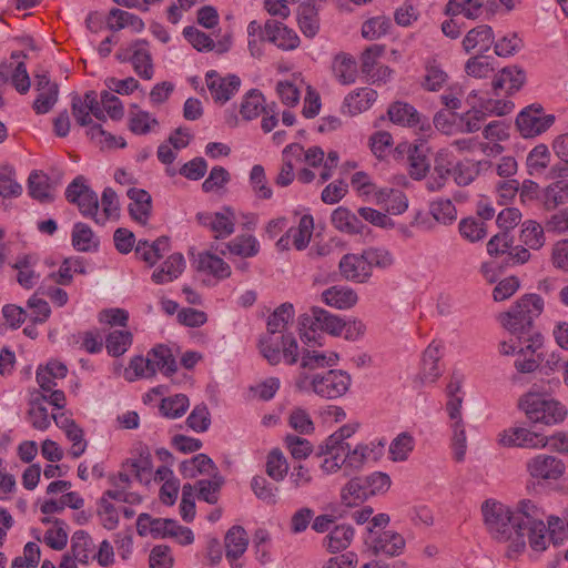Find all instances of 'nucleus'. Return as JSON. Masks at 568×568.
<instances>
[{
  "label": "nucleus",
  "mask_w": 568,
  "mask_h": 568,
  "mask_svg": "<svg viewBox=\"0 0 568 568\" xmlns=\"http://www.w3.org/2000/svg\"><path fill=\"white\" fill-rule=\"evenodd\" d=\"M542 308L544 301L539 295L527 294L509 312L499 317L503 326L518 339V343L526 344L525 347L520 346L517 353L520 355H524L526 351L531 353L530 357L515 362V367L520 373L535 372L544 361V353H538L544 337L534 326V320L541 314Z\"/></svg>",
  "instance_id": "1"
},
{
  "label": "nucleus",
  "mask_w": 568,
  "mask_h": 568,
  "mask_svg": "<svg viewBox=\"0 0 568 568\" xmlns=\"http://www.w3.org/2000/svg\"><path fill=\"white\" fill-rule=\"evenodd\" d=\"M352 378L349 374L341 369H331L323 375L316 374L312 378L301 372L295 386L300 389L311 387L321 397L333 399L343 396L349 388Z\"/></svg>",
  "instance_id": "2"
},
{
  "label": "nucleus",
  "mask_w": 568,
  "mask_h": 568,
  "mask_svg": "<svg viewBox=\"0 0 568 568\" xmlns=\"http://www.w3.org/2000/svg\"><path fill=\"white\" fill-rule=\"evenodd\" d=\"M294 307L291 303L280 305L267 321V335L262 337L257 344L261 356L267 361L270 365H277L281 362L280 338L275 335L281 333L287 323L293 320Z\"/></svg>",
  "instance_id": "3"
},
{
  "label": "nucleus",
  "mask_w": 568,
  "mask_h": 568,
  "mask_svg": "<svg viewBox=\"0 0 568 568\" xmlns=\"http://www.w3.org/2000/svg\"><path fill=\"white\" fill-rule=\"evenodd\" d=\"M519 407L534 424L556 425L567 417L566 407L556 399H545L538 394L528 393L519 400Z\"/></svg>",
  "instance_id": "4"
},
{
  "label": "nucleus",
  "mask_w": 568,
  "mask_h": 568,
  "mask_svg": "<svg viewBox=\"0 0 568 568\" xmlns=\"http://www.w3.org/2000/svg\"><path fill=\"white\" fill-rule=\"evenodd\" d=\"M484 521L490 536L497 541H509L515 538L517 526L514 525V513L504 504L486 500L481 506Z\"/></svg>",
  "instance_id": "5"
},
{
  "label": "nucleus",
  "mask_w": 568,
  "mask_h": 568,
  "mask_svg": "<svg viewBox=\"0 0 568 568\" xmlns=\"http://www.w3.org/2000/svg\"><path fill=\"white\" fill-rule=\"evenodd\" d=\"M298 324L301 326V337L305 343H316V332L318 329L338 336L345 326V322L341 317L317 306L301 315Z\"/></svg>",
  "instance_id": "6"
},
{
  "label": "nucleus",
  "mask_w": 568,
  "mask_h": 568,
  "mask_svg": "<svg viewBox=\"0 0 568 568\" xmlns=\"http://www.w3.org/2000/svg\"><path fill=\"white\" fill-rule=\"evenodd\" d=\"M251 36H257L261 41H267L282 50H294L300 45L297 33L275 20H267L264 27L251 21Z\"/></svg>",
  "instance_id": "7"
},
{
  "label": "nucleus",
  "mask_w": 568,
  "mask_h": 568,
  "mask_svg": "<svg viewBox=\"0 0 568 568\" xmlns=\"http://www.w3.org/2000/svg\"><path fill=\"white\" fill-rule=\"evenodd\" d=\"M555 123V115L546 114L539 103L524 108L516 119V126L524 138H535Z\"/></svg>",
  "instance_id": "8"
},
{
  "label": "nucleus",
  "mask_w": 568,
  "mask_h": 568,
  "mask_svg": "<svg viewBox=\"0 0 568 568\" xmlns=\"http://www.w3.org/2000/svg\"><path fill=\"white\" fill-rule=\"evenodd\" d=\"M65 197L70 203L77 204L83 216L92 217L100 223L98 215L99 200L94 191L87 184L82 175L77 176L67 187Z\"/></svg>",
  "instance_id": "9"
},
{
  "label": "nucleus",
  "mask_w": 568,
  "mask_h": 568,
  "mask_svg": "<svg viewBox=\"0 0 568 568\" xmlns=\"http://www.w3.org/2000/svg\"><path fill=\"white\" fill-rule=\"evenodd\" d=\"M145 450V455L142 452L139 459L126 460L122 464L121 471L109 477L113 487L128 491L131 486V476H134L139 481L148 480L152 473V462L149 450Z\"/></svg>",
  "instance_id": "10"
},
{
  "label": "nucleus",
  "mask_w": 568,
  "mask_h": 568,
  "mask_svg": "<svg viewBox=\"0 0 568 568\" xmlns=\"http://www.w3.org/2000/svg\"><path fill=\"white\" fill-rule=\"evenodd\" d=\"M527 471L537 481L558 480L566 470L565 463L552 455L539 454L526 464Z\"/></svg>",
  "instance_id": "11"
},
{
  "label": "nucleus",
  "mask_w": 568,
  "mask_h": 568,
  "mask_svg": "<svg viewBox=\"0 0 568 568\" xmlns=\"http://www.w3.org/2000/svg\"><path fill=\"white\" fill-rule=\"evenodd\" d=\"M541 511L531 500H521L518 504L517 511L514 513V525L517 526L515 530V538L513 544L509 545V550L520 552L526 547L524 527L531 525V521H540Z\"/></svg>",
  "instance_id": "12"
},
{
  "label": "nucleus",
  "mask_w": 568,
  "mask_h": 568,
  "mask_svg": "<svg viewBox=\"0 0 568 568\" xmlns=\"http://www.w3.org/2000/svg\"><path fill=\"white\" fill-rule=\"evenodd\" d=\"M498 443L505 447L536 448L545 447L547 439L544 435L524 427H510L498 435Z\"/></svg>",
  "instance_id": "13"
},
{
  "label": "nucleus",
  "mask_w": 568,
  "mask_h": 568,
  "mask_svg": "<svg viewBox=\"0 0 568 568\" xmlns=\"http://www.w3.org/2000/svg\"><path fill=\"white\" fill-rule=\"evenodd\" d=\"M338 268L343 278L358 284L367 283L373 274L364 258V251L362 254L348 253L342 256Z\"/></svg>",
  "instance_id": "14"
},
{
  "label": "nucleus",
  "mask_w": 568,
  "mask_h": 568,
  "mask_svg": "<svg viewBox=\"0 0 568 568\" xmlns=\"http://www.w3.org/2000/svg\"><path fill=\"white\" fill-rule=\"evenodd\" d=\"M246 530L242 526L231 527L224 537L225 557L232 568H243L244 562H240L247 549Z\"/></svg>",
  "instance_id": "15"
},
{
  "label": "nucleus",
  "mask_w": 568,
  "mask_h": 568,
  "mask_svg": "<svg viewBox=\"0 0 568 568\" xmlns=\"http://www.w3.org/2000/svg\"><path fill=\"white\" fill-rule=\"evenodd\" d=\"M241 81L235 75L221 78L216 71L206 73V85L215 102L225 103L239 90Z\"/></svg>",
  "instance_id": "16"
},
{
  "label": "nucleus",
  "mask_w": 568,
  "mask_h": 568,
  "mask_svg": "<svg viewBox=\"0 0 568 568\" xmlns=\"http://www.w3.org/2000/svg\"><path fill=\"white\" fill-rule=\"evenodd\" d=\"M495 34L488 24H480L470 29L462 41L466 53L478 51L480 54L488 52L494 43Z\"/></svg>",
  "instance_id": "17"
},
{
  "label": "nucleus",
  "mask_w": 568,
  "mask_h": 568,
  "mask_svg": "<svg viewBox=\"0 0 568 568\" xmlns=\"http://www.w3.org/2000/svg\"><path fill=\"white\" fill-rule=\"evenodd\" d=\"M453 174V161L450 155L440 151L434 159V168L432 175L426 181V189L430 192L440 191Z\"/></svg>",
  "instance_id": "18"
},
{
  "label": "nucleus",
  "mask_w": 568,
  "mask_h": 568,
  "mask_svg": "<svg viewBox=\"0 0 568 568\" xmlns=\"http://www.w3.org/2000/svg\"><path fill=\"white\" fill-rule=\"evenodd\" d=\"M264 101V97L258 90L251 89V119L263 114L261 126L265 133H268L277 124L278 112L276 103L263 105Z\"/></svg>",
  "instance_id": "19"
},
{
  "label": "nucleus",
  "mask_w": 568,
  "mask_h": 568,
  "mask_svg": "<svg viewBox=\"0 0 568 568\" xmlns=\"http://www.w3.org/2000/svg\"><path fill=\"white\" fill-rule=\"evenodd\" d=\"M132 201L129 204V214L138 223L145 225L152 211L151 195L142 189L131 187L126 193Z\"/></svg>",
  "instance_id": "20"
},
{
  "label": "nucleus",
  "mask_w": 568,
  "mask_h": 568,
  "mask_svg": "<svg viewBox=\"0 0 568 568\" xmlns=\"http://www.w3.org/2000/svg\"><path fill=\"white\" fill-rule=\"evenodd\" d=\"M170 250V242L168 236H160L154 242L140 240L135 246V255L139 260L145 262L149 266H153L162 256L163 253Z\"/></svg>",
  "instance_id": "21"
},
{
  "label": "nucleus",
  "mask_w": 568,
  "mask_h": 568,
  "mask_svg": "<svg viewBox=\"0 0 568 568\" xmlns=\"http://www.w3.org/2000/svg\"><path fill=\"white\" fill-rule=\"evenodd\" d=\"M331 222L335 229L351 235L363 234L366 230L361 219L345 206H338L333 211Z\"/></svg>",
  "instance_id": "22"
},
{
  "label": "nucleus",
  "mask_w": 568,
  "mask_h": 568,
  "mask_svg": "<svg viewBox=\"0 0 568 568\" xmlns=\"http://www.w3.org/2000/svg\"><path fill=\"white\" fill-rule=\"evenodd\" d=\"M526 81V73L517 67H507L493 80V89L495 94L498 90L506 88V92L511 94L518 91Z\"/></svg>",
  "instance_id": "23"
},
{
  "label": "nucleus",
  "mask_w": 568,
  "mask_h": 568,
  "mask_svg": "<svg viewBox=\"0 0 568 568\" xmlns=\"http://www.w3.org/2000/svg\"><path fill=\"white\" fill-rule=\"evenodd\" d=\"M397 150L399 152L406 151L408 153L409 174L412 178L420 180L426 176L430 168V162L419 146H412L410 144L405 143L399 144Z\"/></svg>",
  "instance_id": "24"
},
{
  "label": "nucleus",
  "mask_w": 568,
  "mask_h": 568,
  "mask_svg": "<svg viewBox=\"0 0 568 568\" xmlns=\"http://www.w3.org/2000/svg\"><path fill=\"white\" fill-rule=\"evenodd\" d=\"M303 146L298 143L287 145L283 151V163L280 173L276 178V184L280 186H287L294 180V164L292 159L302 161Z\"/></svg>",
  "instance_id": "25"
},
{
  "label": "nucleus",
  "mask_w": 568,
  "mask_h": 568,
  "mask_svg": "<svg viewBox=\"0 0 568 568\" xmlns=\"http://www.w3.org/2000/svg\"><path fill=\"white\" fill-rule=\"evenodd\" d=\"M184 268V257L181 253L171 254L162 265L152 274V280L156 284L172 282L178 278Z\"/></svg>",
  "instance_id": "26"
},
{
  "label": "nucleus",
  "mask_w": 568,
  "mask_h": 568,
  "mask_svg": "<svg viewBox=\"0 0 568 568\" xmlns=\"http://www.w3.org/2000/svg\"><path fill=\"white\" fill-rule=\"evenodd\" d=\"M405 547L404 538L394 531H383L372 540V549L375 555L383 552L388 556H398Z\"/></svg>",
  "instance_id": "27"
},
{
  "label": "nucleus",
  "mask_w": 568,
  "mask_h": 568,
  "mask_svg": "<svg viewBox=\"0 0 568 568\" xmlns=\"http://www.w3.org/2000/svg\"><path fill=\"white\" fill-rule=\"evenodd\" d=\"M155 373L160 371L165 376H172L178 371V364L170 347L158 344L149 351Z\"/></svg>",
  "instance_id": "28"
},
{
  "label": "nucleus",
  "mask_w": 568,
  "mask_h": 568,
  "mask_svg": "<svg viewBox=\"0 0 568 568\" xmlns=\"http://www.w3.org/2000/svg\"><path fill=\"white\" fill-rule=\"evenodd\" d=\"M387 114L393 123L404 126H416L422 121L420 114L413 105L399 101L389 105Z\"/></svg>",
  "instance_id": "29"
},
{
  "label": "nucleus",
  "mask_w": 568,
  "mask_h": 568,
  "mask_svg": "<svg viewBox=\"0 0 568 568\" xmlns=\"http://www.w3.org/2000/svg\"><path fill=\"white\" fill-rule=\"evenodd\" d=\"M29 195L41 202L50 203L53 201L49 176L43 172L33 171L28 179Z\"/></svg>",
  "instance_id": "30"
},
{
  "label": "nucleus",
  "mask_w": 568,
  "mask_h": 568,
  "mask_svg": "<svg viewBox=\"0 0 568 568\" xmlns=\"http://www.w3.org/2000/svg\"><path fill=\"white\" fill-rule=\"evenodd\" d=\"M325 304L339 310L354 306L358 300L357 294L352 288H342L332 286L322 294Z\"/></svg>",
  "instance_id": "31"
},
{
  "label": "nucleus",
  "mask_w": 568,
  "mask_h": 568,
  "mask_svg": "<svg viewBox=\"0 0 568 568\" xmlns=\"http://www.w3.org/2000/svg\"><path fill=\"white\" fill-rule=\"evenodd\" d=\"M197 270L213 275L216 278H226L231 275L230 265L211 252L199 254Z\"/></svg>",
  "instance_id": "32"
},
{
  "label": "nucleus",
  "mask_w": 568,
  "mask_h": 568,
  "mask_svg": "<svg viewBox=\"0 0 568 568\" xmlns=\"http://www.w3.org/2000/svg\"><path fill=\"white\" fill-rule=\"evenodd\" d=\"M297 22L301 31L307 38H313L318 32V12L313 3L305 2L298 7Z\"/></svg>",
  "instance_id": "33"
},
{
  "label": "nucleus",
  "mask_w": 568,
  "mask_h": 568,
  "mask_svg": "<svg viewBox=\"0 0 568 568\" xmlns=\"http://www.w3.org/2000/svg\"><path fill=\"white\" fill-rule=\"evenodd\" d=\"M155 368L153 367V363L151 356H149V352L146 356H134L131 358L129 366L124 371L125 379L129 382H134L135 379L141 378H151L155 376Z\"/></svg>",
  "instance_id": "34"
},
{
  "label": "nucleus",
  "mask_w": 568,
  "mask_h": 568,
  "mask_svg": "<svg viewBox=\"0 0 568 568\" xmlns=\"http://www.w3.org/2000/svg\"><path fill=\"white\" fill-rule=\"evenodd\" d=\"M489 164L488 162H473L470 160L459 161L456 164L453 163L454 181L459 186L469 185L479 174L483 165Z\"/></svg>",
  "instance_id": "35"
},
{
  "label": "nucleus",
  "mask_w": 568,
  "mask_h": 568,
  "mask_svg": "<svg viewBox=\"0 0 568 568\" xmlns=\"http://www.w3.org/2000/svg\"><path fill=\"white\" fill-rule=\"evenodd\" d=\"M94 544L84 530H77L71 538V556L80 564H88L93 554Z\"/></svg>",
  "instance_id": "36"
},
{
  "label": "nucleus",
  "mask_w": 568,
  "mask_h": 568,
  "mask_svg": "<svg viewBox=\"0 0 568 568\" xmlns=\"http://www.w3.org/2000/svg\"><path fill=\"white\" fill-rule=\"evenodd\" d=\"M216 470L213 460L205 454H199L190 460H184L180 471L184 477L194 478L197 474L211 475Z\"/></svg>",
  "instance_id": "37"
},
{
  "label": "nucleus",
  "mask_w": 568,
  "mask_h": 568,
  "mask_svg": "<svg viewBox=\"0 0 568 568\" xmlns=\"http://www.w3.org/2000/svg\"><path fill=\"white\" fill-rule=\"evenodd\" d=\"M108 27L112 31H119L125 27H132L134 31L140 32L144 29V22L140 17L131 12L113 8L110 11Z\"/></svg>",
  "instance_id": "38"
},
{
  "label": "nucleus",
  "mask_w": 568,
  "mask_h": 568,
  "mask_svg": "<svg viewBox=\"0 0 568 568\" xmlns=\"http://www.w3.org/2000/svg\"><path fill=\"white\" fill-rule=\"evenodd\" d=\"M332 68L334 75L341 83L351 84L355 82L357 68L353 57L345 53L337 54Z\"/></svg>",
  "instance_id": "39"
},
{
  "label": "nucleus",
  "mask_w": 568,
  "mask_h": 568,
  "mask_svg": "<svg viewBox=\"0 0 568 568\" xmlns=\"http://www.w3.org/2000/svg\"><path fill=\"white\" fill-rule=\"evenodd\" d=\"M439 346L430 344L424 352L422 358V379L426 383H434L440 375L438 367Z\"/></svg>",
  "instance_id": "40"
},
{
  "label": "nucleus",
  "mask_w": 568,
  "mask_h": 568,
  "mask_svg": "<svg viewBox=\"0 0 568 568\" xmlns=\"http://www.w3.org/2000/svg\"><path fill=\"white\" fill-rule=\"evenodd\" d=\"M377 93L369 88H362L345 98V106L351 114H357L367 110L376 100Z\"/></svg>",
  "instance_id": "41"
},
{
  "label": "nucleus",
  "mask_w": 568,
  "mask_h": 568,
  "mask_svg": "<svg viewBox=\"0 0 568 568\" xmlns=\"http://www.w3.org/2000/svg\"><path fill=\"white\" fill-rule=\"evenodd\" d=\"M338 361V355L334 352L326 355L318 351L305 349L302 355L301 368L303 371H313L316 368H324L334 366Z\"/></svg>",
  "instance_id": "42"
},
{
  "label": "nucleus",
  "mask_w": 568,
  "mask_h": 568,
  "mask_svg": "<svg viewBox=\"0 0 568 568\" xmlns=\"http://www.w3.org/2000/svg\"><path fill=\"white\" fill-rule=\"evenodd\" d=\"M354 536V530L351 526L341 525L336 526L327 536H326V547L327 550L332 554L338 552L341 550L346 549Z\"/></svg>",
  "instance_id": "43"
},
{
  "label": "nucleus",
  "mask_w": 568,
  "mask_h": 568,
  "mask_svg": "<svg viewBox=\"0 0 568 568\" xmlns=\"http://www.w3.org/2000/svg\"><path fill=\"white\" fill-rule=\"evenodd\" d=\"M265 471L275 481H282L287 475V460L278 448H275L268 453L265 464Z\"/></svg>",
  "instance_id": "44"
},
{
  "label": "nucleus",
  "mask_w": 568,
  "mask_h": 568,
  "mask_svg": "<svg viewBox=\"0 0 568 568\" xmlns=\"http://www.w3.org/2000/svg\"><path fill=\"white\" fill-rule=\"evenodd\" d=\"M566 202H568V180L556 182L545 190L544 206L547 211L555 210Z\"/></svg>",
  "instance_id": "45"
},
{
  "label": "nucleus",
  "mask_w": 568,
  "mask_h": 568,
  "mask_svg": "<svg viewBox=\"0 0 568 568\" xmlns=\"http://www.w3.org/2000/svg\"><path fill=\"white\" fill-rule=\"evenodd\" d=\"M132 344V334L129 331H113L105 339V348L111 356L123 355Z\"/></svg>",
  "instance_id": "46"
},
{
  "label": "nucleus",
  "mask_w": 568,
  "mask_h": 568,
  "mask_svg": "<svg viewBox=\"0 0 568 568\" xmlns=\"http://www.w3.org/2000/svg\"><path fill=\"white\" fill-rule=\"evenodd\" d=\"M189 405L187 396L178 394L163 398L161 400L160 412L168 418H178L185 414Z\"/></svg>",
  "instance_id": "47"
},
{
  "label": "nucleus",
  "mask_w": 568,
  "mask_h": 568,
  "mask_svg": "<svg viewBox=\"0 0 568 568\" xmlns=\"http://www.w3.org/2000/svg\"><path fill=\"white\" fill-rule=\"evenodd\" d=\"M255 496L267 505H275L278 500V487L263 476H255L251 481Z\"/></svg>",
  "instance_id": "48"
},
{
  "label": "nucleus",
  "mask_w": 568,
  "mask_h": 568,
  "mask_svg": "<svg viewBox=\"0 0 568 568\" xmlns=\"http://www.w3.org/2000/svg\"><path fill=\"white\" fill-rule=\"evenodd\" d=\"M392 27L390 19L378 16L366 20L362 26V36L367 40H376L388 33Z\"/></svg>",
  "instance_id": "49"
},
{
  "label": "nucleus",
  "mask_w": 568,
  "mask_h": 568,
  "mask_svg": "<svg viewBox=\"0 0 568 568\" xmlns=\"http://www.w3.org/2000/svg\"><path fill=\"white\" fill-rule=\"evenodd\" d=\"M520 240L528 247L538 250L545 243L544 229L537 222L528 220L523 224Z\"/></svg>",
  "instance_id": "50"
},
{
  "label": "nucleus",
  "mask_w": 568,
  "mask_h": 568,
  "mask_svg": "<svg viewBox=\"0 0 568 568\" xmlns=\"http://www.w3.org/2000/svg\"><path fill=\"white\" fill-rule=\"evenodd\" d=\"M458 227L460 235L469 242L480 241L487 234L485 222L475 217L463 219Z\"/></svg>",
  "instance_id": "51"
},
{
  "label": "nucleus",
  "mask_w": 568,
  "mask_h": 568,
  "mask_svg": "<svg viewBox=\"0 0 568 568\" xmlns=\"http://www.w3.org/2000/svg\"><path fill=\"white\" fill-rule=\"evenodd\" d=\"M369 494L367 484L361 478H353L342 491V499L348 506L363 501Z\"/></svg>",
  "instance_id": "52"
},
{
  "label": "nucleus",
  "mask_w": 568,
  "mask_h": 568,
  "mask_svg": "<svg viewBox=\"0 0 568 568\" xmlns=\"http://www.w3.org/2000/svg\"><path fill=\"white\" fill-rule=\"evenodd\" d=\"M234 213L230 207L224 209V213H214V220L211 231L215 239H223L234 232Z\"/></svg>",
  "instance_id": "53"
},
{
  "label": "nucleus",
  "mask_w": 568,
  "mask_h": 568,
  "mask_svg": "<svg viewBox=\"0 0 568 568\" xmlns=\"http://www.w3.org/2000/svg\"><path fill=\"white\" fill-rule=\"evenodd\" d=\"M158 125V120L152 118L149 112L142 110L130 112L129 129L134 134H146Z\"/></svg>",
  "instance_id": "54"
},
{
  "label": "nucleus",
  "mask_w": 568,
  "mask_h": 568,
  "mask_svg": "<svg viewBox=\"0 0 568 568\" xmlns=\"http://www.w3.org/2000/svg\"><path fill=\"white\" fill-rule=\"evenodd\" d=\"M429 211L433 217L443 224L452 223L457 217L456 207L448 199L433 201L429 205Z\"/></svg>",
  "instance_id": "55"
},
{
  "label": "nucleus",
  "mask_w": 568,
  "mask_h": 568,
  "mask_svg": "<svg viewBox=\"0 0 568 568\" xmlns=\"http://www.w3.org/2000/svg\"><path fill=\"white\" fill-rule=\"evenodd\" d=\"M384 52L385 45L382 44H372L363 51L361 54V70L365 75L371 79L375 78L377 59L381 58Z\"/></svg>",
  "instance_id": "56"
},
{
  "label": "nucleus",
  "mask_w": 568,
  "mask_h": 568,
  "mask_svg": "<svg viewBox=\"0 0 568 568\" xmlns=\"http://www.w3.org/2000/svg\"><path fill=\"white\" fill-rule=\"evenodd\" d=\"M465 72L476 79H485L490 77L494 72V68L488 62L487 57L484 54H477L469 58L465 63Z\"/></svg>",
  "instance_id": "57"
},
{
  "label": "nucleus",
  "mask_w": 568,
  "mask_h": 568,
  "mask_svg": "<svg viewBox=\"0 0 568 568\" xmlns=\"http://www.w3.org/2000/svg\"><path fill=\"white\" fill-rule=\"evenodd\" d=\"M130 60L138 75L145 80H150L153 77L152 58L148 50L135 49Z\"/></svg>",
  "instance_id": "58"
},
{
  "label": "nucleus",
  "mask_w": 568,
  "mask_h": 568,
  "mask_svg": "<svg viewBox=\"0 0 568 568\" xmlns=\"http://www.w3.org/2000/svg\"><path fill=\"white\" fill-rule=\"evenodd\" d=\"M525 537H528L530 547L536 551L546 549L547 528L542 520L531 521V525L524 527Z\"/></svg>",
  "instance_id": "59"
},
{
  "label": "nucleus",
  "mask_w": 568,
  "mask_h": 568,
  "mask_svg": "<svg viewBox=\"0 0 568 568\" xmlns=\"http://www.w3.org/2000/svg\"><path fill=\"white\" fill-rule=\"evenodd\" d=\"M284 443L291 456L297 460L305 459L313 452L312 444L306 438L297 435H286Z\"/></svg>",
  "instance_id": "60"
},
{
  "label": "nucleus",
  "mask_w": 568,
  "mask_h": 568,
  "mask_svg": "<svg viewBox=\"0 0 568 568\" xmlns=\"http://www.w3.org/2000/svg\"><path fill=\"white\" fill-rule=\"evenodd\" d=\"M447 73L435 62L426 65L422 87L427 91H438L447 81Z\"/></svg>",
  "instance_id": "61"
},
{
  "label": "nucleus",
  "mask_w": 568,
  "mask_h": 568,
  "mask_svg": "<svg viewBox=\"0 0 568 568\" xmlns=\"http://www.w3.org/2000/svg\"><path fill=\"white\" fill-rule=\"evenodd\" d=\"M414 448V438L408 433H400L389 446L393 460H405Z\"/></svg>",
  "instance_id": "62"
},
{
  "label": "nucleus",
  "mask_w": 568,
  "mask_h": 568,
  "mask_svg": "<svg viewBox=\"0 0 568 568\" xmlns=\"http://www.w3.org/2000/svg\"><path fill=\"white\" fill-rule=\"evenodd\" d=\"M93 232L84 223H75L72 231V245L77 251L89 252L92 247Z\"/></svg>",
  "instance_id": "63"
},
{
  "label": "nucleus",
  "mask_w": 568,
  "mask_h": 568,
  "mask_svg": "<svg viewBox=\"0 0 568 568\" xmlns=\"http://www.w3.org/2000/svg\"><path fill=\"white\" fill-rule=\"evenodd\" d=\"M364 258H366V262L371 271L373 270V267L385 270L394 264L393 255L387 250L384 248H366L364 250Z\"/></svg>",
  "instance_id": "64"
}]
</instances>
